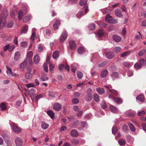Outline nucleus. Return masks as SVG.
Segmentation results:
<instances>
[{
	"mask_svg": "<svg viewBox=\"0 0 146 146\" xmlns=\"http://www.w3.org/2000/svg\"><path fill=\"white\" fill-rule=\"evenodd\" d=\"M27 12V9L25 7H22L21 10L18 13V18L19 20H21L23 17L26 13Z\"/></svg>",
	"mask_w": 146,
	"mask_h": 146,
	"instance_id": "1",
	"label": "nucleus"
},
{
	"mask_svg": "<svg viewBox=\"0 0 146 146\" xmlns=\"http://www.w3.org/2000/svg\"><path fill=\"white\" fill-rule=\"evenodd\" d=\"M54 21V23L53 25L54 29L56 30L58 29V26L60 24V19L58 18H55Z\"/></svg>",
	"mask_w": 146,
	"mask_h": 146,
	"instance_id": "2",
	"label": "nucleus"
},
{
	"mask_svg": "<svg viewBox=\"0 0 146 146\" xmlns=\"http://www.w3.org/2000/svg\"><path fill=\"white\" fill-rule=\"evenodd\" d=\"M109 98H110L113 99L114 102L117 104H120L122 103V100L121 99L118 97L113 98V96L111 95H109Z\"/></svg>",
	"mask_w": 146,
	"mask_h": 146,
	"instance_id": "3",
	"label": "nucleus"
},
{
	"mask_svg": "<svg viewBox=\"0 0 146 146\" xmlns=\"http://www.w3.org/2000/svg\"><path fill=\"white\" fill-rule=\"evenodd\" d=\"M84 12L83 10L78 12L76 15L77 17L79 19H80L82 16L85 15L88 11V7H87L86 8H85L84 9Z\"/></svg>",
	"mask_w": 146,
	"mask_h": 146,
	"instance_id": "4",
	"label": "nucleus"
},
{
	"mask_svg": "<svg viewBox=\"0 0 146 146\" xmlns=\"http://www.w3.org/2000/svg\"><path fill=\"white\" fill-rule=\"evenodd\" d=\"M33 56V53L32 51H30L28 52L27 54V58L29 63L30 64L32 63V57Z\"/></svg>",
	"mask_w": 146,
	"mask_h": 146,
	"instance_id": "5",
	"label": "nucleus"
},
{
	"mask_svg": "<svg viewBox=\"0 0 146 146\" xmlns=\"http://www.w3.org/2000/svg\"><path fill=\"white\" fill-rule=\"evenodd\" d=\"M67 34L65 31H64L61 34V36L59 38V39L62 42H64L67 38Z\"/></svg>",
	"mask_w": 146,
	"mask_h": 146,
	"instance_id": "6",
	"label": "nucleus"
},
{
	"mask_svg": "<svg viewBox=\"0 0 146 146\" xmlns=\"http://www.w3.org/2000/svg\"><path fill=\"white\" fill-rule=\"evenodd\" d=\"M7 23L6 20L2 18L0 15V29H2L6 25Z\"/></svg>",
	"mask_w": 146,
	"mask_h": 146,
	"instance_id": "7",
	"label": "nucleus"
},
{
	"mask_svg": "<svg viewBox=\"0 0 146 146\" xmlns=\"http://www.w3.org/2000/svg\"><path fill=\"white\" fill-rule=\"evenodd\" d=\"M76 44L74 41L73 40H70L69 42V47L71 49L75 50L76 48Z\"/></svg>",
	"mask_w": 146,
	"mask_h": 146,
	"instance_id": "8",
	"label": "nucleus"
},
{
	"mask_svg": "<svg viewBox=\"0 0 146 146\" xmlns=\"http://www.w3.org/2000/svg\"><path fill=\"white\" fill-rule=\"evenodd\" d=\"M61 108V105L59 103H55L53 105V109L56 111H60Z\"/></svg>",
	"mask_w": 146,
	"mask_h": 146,
	"instance_id": "9",
	"label": "nucleus"
},
{
	"mask_svg": "<svg viewBox=\"0 0 146 146\" xmlns=\"http://www.w3.org/2000/svg\"><path fill=\"white\" fill-rule=\"evenodd\" d=\"M15 143L17 146H21L23 143V141L21 138L17 137L15 140Z\"/></svg>",
	"mask_w": 146,
	"mask_h": 146,
	"instance_id": "10",
	"label": "nucleus"
},
{
	"mask_svg": "<svg viewBox=\"0 0 146 146\" xmlns=\"http://www.w3.org/2000/svg\"><path fill=\"white\" fill-rule=\"evenodd\" d=\"M13 131L16 133H19L21 132V129L15 125H13L12 126Z\"/></svg>",
	"mask_w": 146,
	"mask_h": 146,
	"instance_id": "11",
	"label": "nucleus"
},
{
	"mask_svg": "<svg viewBox=\"0 0 146 146\" xmlns=\"http://www.w3.org/2000/svg\"><path fill=\"white\" fill-rule=\"evenodd\" d=\"M92 98V95L90 92H87V94L85 96V100L87 102L90 101Z\"/></svg>",
	"mask_w": 146,
	"mask_h": 146,
	"instance_id": "12",
	"label": "nucleus"
},
{
	"mask_svg": "<svg viewBox=\"0 0 146 146\" xmlns=\"http://www.w3.org/2000/svg\"><path fill=\"white\" fill-rule=\"evenodd\" d=\"M7 103L3 102L0 104V108L1 111L6 110L7 108Z\"/></svg>",
	"mask_w": 146,
	"mask_h": 146,
	"instance_id": "13",
	"label": "nucleus"
},
{
	"mask_svg": "<svg viewBox=\"0 0 146 146\" xmlns=\"http://www.w3.org/2000/svg\"><path fill=\"white\" fill-rule=\"evenodd\" d=\"M104 32L102 29L100 30L97 32L96 36L98 38H101L104 34Z\"/></svg>",
	"mask_w": 146,
	"mask_h": 146,
	"instance_id": "14",
	"label": "nucleus"
},
{
	"mask_svg": "<svg viewBox=\"0 0 146 146\" xmlns=\"http://www.w3.org/2000/svg\"><path fill=\"white\" fill-rule=\"evenodd\" d=\"M115 14L117 17H123V15L122 14L121 11L119 9H117L115 10Z\"/></svg>",
	"mask_w": 146,
	"mask_h": 146,
	"instance_id": "15",
	"label": "nucleus"
},
{
	"mask_svg": "<svg viewBox=\"0 0 146 146\" xmlns=\"http://www.w3.org/2000/svg\"><path fill=\"white\" fill-rule=\"evenodd\" d=\"M108 74V71L106 70H105L102 71L100 74V77L102 78H105Z\"/></svg>",
	"mask_w": 146,
	"mask_h": 146,
	"instance_id": "16",
	"label": "nucleus"
},
{
	"mask_svg": "<svg viewBox=\"0 0 146 146\" xmlns=\"http://www.w3.org/2000/svg\"><path fill=\"white\" fill-rule=\"evenodd\" d=\"M70 135L73 137H76L78 135V133L76 130L74 129L71 131Z\"/></svg>",
	"mask_w": 146,
	"mask_h": 146,
	"instance_id": "17",
	"label": "nucleus"
},
{
	"mask_svg": "<svg viewBox=\"0 0 146 146\" xmlns=\"http://www.w3.org/2000/svg\"><path fill=\"white\" fill-rule=\"evenodd\" d=\"M106 56L108 59H111L114 56V54L112 52H107Z\"/></svg>",
	"mask_w": 146,
	"mask_h": 146,
	"instance_id": "18",
	"label": "nucleus"
},
{
	"mask_svg": "<svg viewBox=\"0 0 146 146\" xmlns=\"http://www.w3.org/2000/svg\"><path fill=\"white\" fill-rule=\"evenodd\" d=\"M113 39L115 41L118 42L121 40V38L117 35H114L113 36Z\"/></svg>",
	"mask_w": 146,
	"mask_h": 146,
	"instance_id": "19",
	"label": "nucleus"
},
{
	"mask_svg": "<svg viewBox=\"0 0 146 146\" xmlns=\"http://www.w3.org/2000/svg\"><path fill=\"white\" fill-rule=\"evenodd\" d=\"M8 13V12L6 10H4L2 11L1 14L0 15L1 16V17L4 18L6 20V18L7 16Z\"/></svg>",
	"mask_w": 146,
	"mask_h": 146,
	"instance_id": "20",
	"label": "nucleus"
},
{
	"mask_svg": "<svg viewBox=\"0 0 146 146\" xmlns=\"http://www.w3.org/2000/svg\"><path fill=\"white\" fill-rule=\"evenodd\" d=\"M110 109L111 111L113 113H117L118 112L117 108L113 106H110Z\"/></svg>",
	"mask_w": 146,
	"mask_h": 146,
	"instance_id": "21",
	"label": "nucleus"
},
{
	"mask_svg": "<svg viewBox=\"0 0 146 146\" xmlns=\"http://www.w3.org/2000/svg\"><path fill=\"white\" fill-rule=\"evenodd\" d=\"M59 56V52L58 51L56 50L53 52L52 57L54 59H57Z\"/></svg>",
	"mask_w": 146,
	"mask_h": 146,
	"instance_id": "22",
	"label": "nucleus"
},
{
	"mask_svg": "<svg viewBox=\"0 0 146 146\" xmlns=\"http://www.w3.org/2000/svg\"><path fill=\"white\" fill-rule=\"evenodd\" d=\"M28 61L27 59H25L23 62L20 65V68L21 69L25 68L27 64Z\"/></svg>",
	"mask_w": 146,
	"mask_h": 146,
	"instance_id": "23",
	"label": "nucleus"
},
{
	"mask_svg": "<svg viewBox=\"0 0 146 146\" xmlns=\"http://www.w3.org/2000/svg\"><path fill=\"white\" fill-rule=\"evenodd\" d=\"M40 60L39 57L37 54H36L34 56L33 60L35 64L38 63Z\"/></svg>",
	"mask_w": 146,
	"mask_h": 146,
	"instance_id": "24",
	"label": "nucleus"
},
{
	"mask_svg": "<svg viewBox=\"0 0 146 146\" xmlns=\"http://www.w3.org/2000/svg\"><path fill=\"white\" fill-rule=\"evenodd\" d=\"M38 48L39 52H41L45 50V48L43 44H40L38 45Z\"/></svg>",
	"mask_w": 146,
	"mask_h": 146,
	"instance_id": "25",
	"label": "nucleus"
},
{
	"mask_svg": "<svg viewBox=\"0 0 146 146\" xmlns=\"http://www.w3.org/2000/svg\"><path fill=\"white\" fill-rule=\"evenodd\" d=\"M20 57V54L19 52H16L15 54L14 59L16 61H18Z\"/></svg>",
	"mask_w": 146,
	"mask_h": 146,
	"instance_id": "26",
	"label": "nucleus"
},
{
	"mask_svg": "<svg viewBox=\"0 0 146 146\" xmlns=\"http://www.w3.org/2000/svg\"><path fill=\"white\" fill-rule=\"evenodd\" d=\"M96 91L100 95H101L105 92V90L104 88H98L96 89Z\"/></svg>",
	"mask_w": 146,
	"mask_h": 146,
	"instance_id": "27",
	"label": "nucleus"
},
{
	"mask_svg": "<svg viewBox=\"0 0 146 146\" xmlns=\"http://www.w3.org/2000/svg\"><path fill=\"white\" fill-rule=\"evenodd\" d=\"M85 50L84 48L82 46L79 47L77 50L78 53L80 54H83Z\"/></svg>",
	"mask_w": 146,
	"mask_h": 146,
	"instance_id": "28",
	"label": "nucleus"
},
{
	"mask_svg": "<svg viewBox=\"0 0 146 146\" xmlns=\"http://www.w3.org/2000/svg\"><path fill=\"white\" fill-rule=\"evenodd\" d=\"M128 125L130 130L133 132H134L135 131V128L134 125L131 123H128Z\"/></svg>",
	"mask_w": 146,
	"mask_h": 146,
	"instance_id": "29",
	"label": "nucleus"
},
{
	"mask_svg": "<svg viewBox=\"0 0 146 146\" xmlns=\"http://www.w3.org/2000/svg\"><path fill=\"white\" fill-rule=\"evenodd\" d=\"M127 140L128 142L130 143H133L134 141V138L132 137L131 136L128 135L126 137Z\"/></svg>",
	"mask_w": 146,
	"mask_h": 146,
	"instance_id": "30",
	"label": "nucleus"
},
{
	"mask_svg": "<svg viewBox=\"0 0 146 146\" xmlns=\"http://www.w3.org/2000/svg\"><path fill=\"white\" fill-rule=\"evenodd\" d=\"M3 136L5 141L6 142L7 146H9V136H8L6 134H3Z\"/></svg>",
	"mask_w": 146,
	"mask_h": 146,
	"instance_id": "31",
	"label": "nucleus"
},
{
	"mask_svg": "<svg viewBox=\"0 0 146 146\" xmlns=\"http://www.w3.org/2000/svg\"><path fill=\"white\" fill-rule=\"evenodd\" d=\"M28 29V27L27 25L24 26L22 29L21 31V34L25 33L27 31Z\"/></svg>",
	"mask_w": 146,
	"mask_h": 146,
	"instance_id": "32",
	"label": "nucleus"
},
{
	"mask_svg": "<svg viewBox=\"0 0 146 146\" xmlns=\"http://www.w3.org/2000/svg\"><path fill=\"white\" fill-rule=\"evenodd\" d=\"M31 70L29 72L27 73L25 75V77L27 79H30L32 77L33 75L31 73Z\"/></svg>",
	"mask_w": 146,
	"mask_h": 146,
	"instance_id": "33",
	"label": "nucleus"
},
{
	"mask_svg": "<svg viewBox=\"0 0 146 146\" xmlns=\"http://www.w3.org/2000/svg\"><path fill=\"white\" fill-rule=\"evenodd\" d=\"M87 0H81L79 2V4L82 6H85L87 5Z\"/></svg>",
	"mask_w": 146,
	"mask_h": 146,
	"instance_id": "34",
	"label": "nucleus"
},
{
	"mask_svg": "<svg viewBox=\"0 0 146 146\" xmlns=\"http://www.w3.org/2000/svg\"><path fill=\"white\" fill-rule=\"evenodd\" d=\"M146 54V50L142 49L139 52L138 54L139 56H141Z\"/></svg>",
	"mask_w": 146,
	"mask_h": 146,
	"instance_id": "35",
	"label": "nucleus"
},
{
	"mask_svg": "<svg viewBox=\"0 0 146 146\" xmlns=\"http://www.w3.org/2000/svg\"><path fill=\"white\" fill-rule=\"evenodd\" d=\"M136 99L141 102H143L144 100V96L143 95H139L137 97Z\"/></svg>",
	"mask_w": 146,
	"mask_h": 146,
	"instance_id": "36",
	"label": "nucleus"
},
{
	"mask_svg": "<svg viewBox=\"0 0 146 146\" xmlns=\"http://www.w3.org/2000/svg\"><path fill=\"white\" fill-rule=\"evenodd\" d=\"M123 66L127 68L130 67L132 65L131 63L126 62H123Z\"/></svg>",
	"mask_w": 146,
	"mask_h": 146,
	"instance_id": "37",
	"label": "nucleus"
},
{
	"mask_svg": "<svg viewBox=\"0 0 146 146\" xmlns=\"http://www.w3.org/2000/svg\"><path fill=\"white\" fill-rule=\"evenodd\" d=\"M31 18L30 15H28L25 17L23 19V22L24 23H27L29 22Z\"/></svg>",
	"mask_w": 146,
	"mask_h": 146,
	"instance_id": "38",
	"label": "nucleus"
},
{
	"mask_svg": "<svg viewBox=\"0 0 146 146\" xmlns=\"http://www.w3.org/2000/svg\"><path fill=\"white\" fill-rule=\"evenodd\" d=\"M47 113L48 115H49L51 118L52 119L54 118V114L52 111L48 110L47 111Z\"/></svg>",
	"mask_w": 146,
	"mask_h": 146,
	"instance_id": "39",
	"label": "nucleus"
},
{
	"mask_svg": "<svg viewBox=\"0 0 146 146\" xmlns=\"http://www.w3.org/2000/svg\"><path fill=\"white\" fill-rule=\"evenodd\" d=\"M49 126V124L46 123L44 122H42V123L41 127L44 129H46Z\"/></svg>",
	"mask_w": 146,
	"mask_h": 146,
	"instance_id": "40",
	"label": "nucleus"
},
{
	"mask_svg": "<svg viewBox=\"0 0 146 146\" xmlns=\"http://www.w3.org/2000/svg\"><path fill=\"white\" fill-rule=\"evenodd\" d=\"M139 63L141 66H144L146 64L145 60L143 58L141 59L139 61Z\"/></svg>",
	"mask_w": 146,
	"mask_h": 146,
	"instance_id": "41",
	"label": "nucleus"
},
{
	"mask_svg": "<svg viewBox=\"0 0 146 146\" xmlns=\"http://www.w3.org/2000/svg\"><path fill=\"white\" fill-rule=\"evenodd\" d=\"M119 76L118 73L117 72H114L111 75V76L113 79H114L115 78L118 77Z\"/></svg>",
	"mask_w": 146,
	"mask_h": 146,
	"instance_id": "42",
	"label": "nucleus"
},
{
	"mask_svg": "<svg viewBox=\"0 0 146 146\" xmlns=\"http://www.w3.org/2000/svg\"><path fill=\"white\" fill-rule=\"evenodd\" d=\"M88 28L90 30H94L95 28V25L94 24H90L88 26Z\"/></svg>",
	"mask_w": 146,
	"mask_h": 146,
	"instance_id": "43",
	"label": "nucleus"
},
{
	"mask_svg": "<svg viewBox=\"0 0 146 146\" xmlns=\"http://www.w3.org/2000/svg\"><path fill=\"white\" fill-rule=\"evenodd\" d=\"M107 63L106 61L102 62L101 63L98 64V66L99 67H101L104 66Z\"/></svg>",
	"mask_w": 146,
	"mask_h": 146,
	"instance_id": "44",
	"label": "nucleus"
},
{
	"mask_svg": "<svg viewBox=\"0 0 146 146\" xmlns=\"http://www.w3.org/2000/svg\"><path fill=\"white\" fill-rule=\"evenodd\" d=\"M43 97V96L41 94H39L35 97V100L36 102H37L38 100Z\"/></svg>",
	"mask_w": 146,
	"mask_h": 146,
	"instance_id": "45",
	"label": "nucleus"
},
{
	"mask_svg": "<svg viewBox=\"0 0 146 146\" xmlns=\"http://www.w3.org/2000/svg\"><path fill=\"white\" fill-rule=\"evenodd\" d=\"M71 143L74 145H77L79 143V141L78 140L76 139H73L71 140Z\"/></svg>",
	"mask_w": 146,
	"mask_h": 146,
	"instance_id": "46",
	"label": "nucleus"
},
{
	"mask_svg": "<svg viewBox=\"0 0 146 146\" xmlns=\"http://www.w3.org/2000/svg\"><path fill=\"white\" fill-rule=\"evenodd\" d=\"M77 75L79 78L81 79L83 77V74L82 72L80 71H77Z\"/></svg>",
	"mask_w": 146,
	"mask_h": 146,
	"instance_id": "47",
	"label": "nucleus"
},
{
	"mask_svg": "<svg viewBox=\"0 0 146 146\" xmlns=\"http://www.w3.org/2000/svg\"><path fill=\"white\" fill-rule=\"evenodd\" d=\"M101 106L103 109H105L106 108L107 106L106 103L104 101H102L100 104Z\"/></svg>",
	"mask_w": 146,
	"mask_h": 146,
	"instance_id": "48",
	"label": "nucleus"
},
{
	"mask_svg": "<svg viewBox=\"0 0 146 146\" xmlns=\"http://www.w3.org/2000/svg\"><path fill=\"white\" fill-rule=\"evenodd\" d=\"M35 93L36 91L33 88L31 89L29 91V94L31 96H33Z\"/></svg>",
	"mask_w": 146,
	"mask_h": 146,
	"instance_id": "49",
	"label": "nucleus"
},
{
	"mask_svg": "<svg viewBox=\"0 0 146 146\" xmlns=\"http://www.w3.org/2000/svg\"><path fill=\"white\" fill-rule=\"evenodd\" d=\"M94 98L96 102H98L99 100V98L98 95L97 94H94Z\"/></svg>",
	"mask_w": 146,
	"mask_h": 146,
	"instance_id": "50",
	"label": "nucleus"
},
{
	"mask_svg": "<svg viewBox=\"0 0 146 146\" xmlns=\"http://www.w3.org/2000/svg\"><path fill=\"white\" fill-rule=\"evenodd\" d=\"M117 20L112 18L110 20H108V23H111L114 24L117 23Z\"/></svg>",
	"mask_w": 146,
	"mask_h": 146,
	"instance_id": "51",
	"label": "nucleus"
},
{
	"mask_svg": "<svg viewBox=\"0 0 146 146\" xmlns=\"http://www.w3.org/2000/svg\"><path fill=\"white\" fill-rule=\"evenodd\" d=\"M125 139H121L118 141V143L121 146L125 144Z\"/></svg>",
	"mask_w": 146,
	"mask_h": 146,
	"instance_id": "52",
	"label": "nucleus"
},
{
	"mask_svg": "<svg viewBox=\"0 0 146 146\" xmlns=\"http://www.w3.org/2000/svg\"><path fill=\"white\" fill-rule=\"evenodd\" d=\"M131 51H128L122 53L121 55V56L122 57H124L126 56L127 54H129Z\"/></svg>",
	"mask_w": 146,
	"mask_h": 146,
	"instance_id": "53",
	"label": "nucleus"
},
{
	"mask_svg": "<svg viewBox=\"0 0 146 146\" xmlns=\"http://www.w3.org/2000/svg\"><path fill=\"white\" fill-rule=\"evenodd\" d=\"M121 48L119 47H116L114 48V51L115 52L118 53L120 52Z\"/></svg>",
	"mask_w": 146,
	"mask_h": 146,
	"instance_id": "54",
	"label": "nucleus"
},
{
	"mask_svg": "<svg viewBox=\"0 0 146 146\" xmlns=\"http://www.w3.org/2000/svg\"><path fill=\"white\" fill-rule=\"evenodd\" d=\"M43 68L44 71L47 72H48V65L46 63H45L43 65Z\"/></svg>",
	"mask_w": 146,
	"mask_h": 146,
	"instance_id": "55",
	"label": "nucleus"
},
{
	"mask_svg": "<svg viewBox=\"0 0 146 146\" xmlns=\"http://www.w3.org/2000/svg\"><path fill=\"white\" fill-rule=\"evenodd\" d=\"M26 86L27 88H30L31 87H35V86L33 83H30L28 84L25 85Z\"/></svg>",
	"mask_w": 146,
	"mask_h": 146,
	"instance_id": "56",
	"label": "nucleus"
},
{
	"mask_svg": "<svg viewBox=\"0 0 146 146\" xmlns=\"http://www.w3.org/2000/svg\"><path fill=\"white\" fill-rule=\"evenodd\" d=\"M135 68L137 69H138L141 68L142 66L139 63H136L134 65Z\"/></svg>",
	"mask_w": 146,
	"mask_h": 146,
	"instance_id": "57",
	"label": "nucleus"
},
{
	"mask_svg": "<svg viewBox=\"0 0 146 146\" xmlns=\"http://www.w3.org/2000/svg\"><path fill=\"white\" fill-rule=\"evenodd\" d=\"M48 79V78L47 76H45L44 77H41L40 78V80L42 81H45L47 80Z\"/></svg>",
	"mask_w": 146,
	"mask_h": 146,
	"instance_id": "58",
	"label": "nucleus"
},
{
	"mask_svg": "<svg viewBox=\"0 0 146 146\" xmlns=\"http://www.w3.org/2000/svg\"><path fill=\"white\" fill-rule=\"evenodd\" d=\"M11 75L12 76H18V75L16 74V73H13L11 69L10 68V75Z\"/></svg>",
	"mask_w": 146,
	"mask_h": 146,
	"instance_id": "59",
	"label": "nucleus"
},
{
	"mask_svg": "<svg viewBox=\"0 0 146 146\" xmlns=\"http://www.w3.org/2000/svg\"><path fill=\"white\" fill-rule=\"evenodd\" d=\"M117 128L115 127H113L112 128V133L114 134L115 135V134L116 133L117 131Z\"/></svg>",
	"mask_w": 146,
	"mask_h": 146,
	"instance_id": "60",
	"label": "nucleus"
},
{
	"mask_svg": "<svg viewBox=\"0 0 146 146\" xmlns=\"http://www.w3.org/2000/svg\"><path fill=\"white\" fill-rule=\"evenodd\" d=\"M21 46L23 47H26L27 46V44L25 42H23L21 43Z\"/></svg>",
	"mask_w": 146,
	"mask_h": 146,
	"instance_id": "61",
	"label": "nucleus"
},
{
	"mask_svg": "<svg viewBox=\"0 0 146 146\" xmlns=\"http://www.w3.org/2000/svg\"><path fill=\"white\" fill-rule=\"evenodd\" d=\"M112 17L110 15L108 14L106 15V21L108 22V20H110L112 18Z\"/></svg>",
	"mask_w": 146,
	"mask_h": 146,
	"instance_id": "62",
	"label": "nucleus"
},
{
	"mask_svg": "<svg viewBox=\"0 0 146 146\" xmlns=\"http://www.w3.org/2000/svg\"><path fill=\"white\" fill-rule=\"evenodd\" d=\"M127 114L129 116L133 117L135 115V113L134 112H129L127 113Z\"/></svg>",
	"mask_w": 146,
	"mask_h": 146,
	"instance_id": "63",
	"label": "nucleus"
},
{
	"mask_svg": "<svg viewBox=\"0 0 146 146\" xmlns=\"http://www.w3.org/2000/svg\"><path fill=\"white\" fill-rule=\"evenodd\" d=\"M122 129L123 131L125 132L127 131L128 129L127 125H124L122 127Z\"/></svg>",
	"mask_w": 146,
	"mask_h": 146,
	"instance_id": "64",
	"label": "nucleus"
}]
</instances>
